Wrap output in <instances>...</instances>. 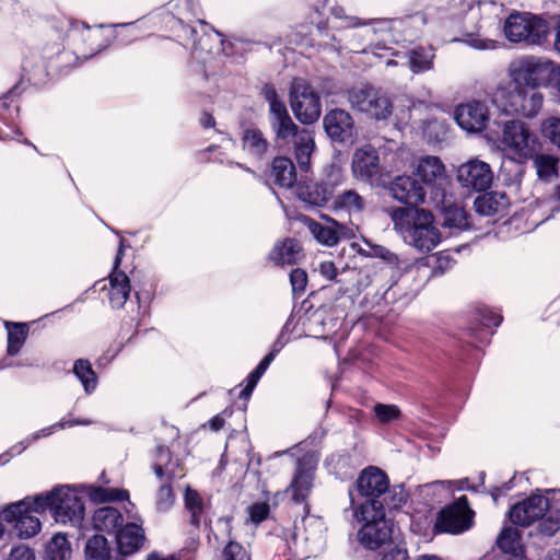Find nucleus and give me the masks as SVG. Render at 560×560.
I'll list each match as a JSON object with an SVG mask.
<instances>
[{
  "label": "nucleus",
  "mask_w": 560,
  "mask_h": 560,
  "mask_svg": "<svg viewBox=\"0 0 560 560\" xmlns=\"http://www.w3.org/2000/svg\"><path fill=\"white\" fill-rule=\"evenodd\" d=\"M434 265L432 266V273L434 276L443 275L452 269L455 265V259L448 252H440L434 257Z\"/></svg>",
  "instance_id": "3c124183"
},
{
  "label": "nucleus",
  "mask_w": 560,
  "mask_h": 560,
  "mask_svg": "<svg viewBox=\"0 0 560 560\" xmlns=\"http://www.w3.org/2000/svg\"><path fill=\"white\" fill-rule=\"evenodd\" d=\"M154 472L161 479L166 476L167 481L184 476L180 465L177 462L172 460H170L166 465L156 463L154 465ZM174 501L175 497L171 485L168 482L163 483L156 494V510L159 512H166L173 506Z\"/></svg>",
  "instance_id": "4be33fe9"
},
{
  "label": "nucleus",
  "mask_w": 560,
  "mask_h": 560,
  "mask_svg": "<svg viewBox=\"0 0 560 560\" xmlns=\"http://www.w3.org/2000/svg\"><path fill=\"white\" fill-rule=\"evenodd\" d=\"M73 374L81 382L86 394H91L96 389L97 376L90 361L79 359L73 364Z\"/></svg>",
  "instance_id": "e433bc0d"
},
{
  "label": "nucleus",
  "mask_w": 560,
  "mask_h": 560,
  "mask_svg": "<svg viewBox=\"0 0 560 560\" xmlns=\"http://www.w3.org/2000/svg\"><path fill=\"white\" fill-rule=\"evenodd\" d=\"M424 133L433 140H441L446 133V127L443 121L438 119H432L428 121L427 127L424 129Z\"/></svg>",
  "instance_id": "6e6d98bb"
},
{
  "label": "nucleus",
  "mask_w": 560,
  "mask_h": 560,
  "mask_svg": "<svg viewBox=\"0 0 560 560\" xmlns=\"http://www.w3.org/2000/svg\"><path fill=\"white\" fill-rule=\"evenodd\" d=\"M262 375L259 374L257 371H253L249 373V375L247 376V386H249V388H255V386L257 385L259 378L261 377Z\"/></svg>",
  "instance_id": "338daca9"
},
{
  "label": "nucleus",
  "mask_w": 560,
  "mask_h": 560,
  "mask_svg": "<svg viewBox=\"0 0 560 560\" xmlns=\"http://www.w3.org/2000/svg\"><path fill=\"white\" fill-rule=\"evenodd\" d=\"M84 552L86 560H122L118 551L110 549L107 539L101 535L86 541Z\"/></svg>",
  "instance_id": "473e14b6"
},
{
  "label": "nucleus",
  "mask_w": 560,
  "mask_h": 560,
  "mask_svg": "<svg viewBox=\"0 0 560 560\" xmlns=\"http://www.w3.org/2000/svg\"><path fill=\"white\" fill-rule=\"evenodd\" d=\"M499 198L504 199V196L497 192L485 194L476 198L474 208L476 212L481 215H493L498 213L502 207V202H500Z\"/></svg>",
  "instance_id": "37998d69"
},
{
  "label": "nucleus",
  "mask_w": 560,
  "mask_h": 560,
  "mask_svg": "<svg viewBox=\"0 0 560 560\" xmlns=\"http://www.w3.org/2000/svg\"><path fill=\"white\" fill-rule=\"evenodd\" d=\"M456 178L463 188L486 191L493 183V172L487 162L471 159L458 166Z\"/></svg>",
  "instance_id": "2eb2a0df"
},
{
  "label": "nucleus",
  "mask_w": 560,
  "mask_h": 560,
  "mask_svg": "<svg viewBox=\"0 0 560 560\" xmlns=\"http://www.w3.org/2000/svg\"><path fill=\"white\" fill-rule=\"evenodd\" d=\"M4 560H35L34 551L25 544L14 546Z\"/></svg>",
  "instance_id": "5fc2aeb1"
},
{
  "label": "nucleus",
  "mask_w": 560,
  "mask_h": 560,
  "mask_svg": "<svg viewBox=\"0 0 560 560\" xmlns=\"http://www.w3.org/2000/svg\"><path fill=\"white\" fill-rule=\"evenodd\" d=\"M363 242L370 248V258H380L389 267L396 268L398 270L408 268L409 262L407 260L400 259L399 256L392 252L389 248L383 245L373 244L370 240L366 238H363Z\"/></svg>",
  "instance_id": "c9c22d12"
},
{
  "label": "nucleus",
  "mask_w": 560,
  "mask_h": 560,
  "mask_svg": "<svg viewBox=\"0 0 560 560\" xmlns=\"http://www.w3.org/2000/svg\"><path fill=\"white\" fill-rule=\"evenodd\" d=\"M330 12L336 19L345 20L347 22L345 27L365 25V23L361 22L358 18L346 15L345 9L341 7H334L330 9Z\"/></svg>",
  "instance_id": "bf43d9fd"
},
{
  "label": "nucleus",
  "mask_w": 560,
  "mask_h": 560,
  "mask_svg": "<svg viewBox=\"0 0 560 560\" xmlns=\"http://www.w3.org/2000/svg\"><path fill=\"white\" fill-rule=\"evenodd\" d=\"M435 55L431 48L418 47L409 51V67L413 73H421L433 68Z\"/></svg>",
  "instance_id": "4c0bfd02"
},
{
  "label": "nucleus",
  "mask_w": 560,
  "mask_h": 560,
  "mask_svg": "<svg viewBox=\"0 0 560 560\" xmlns=\"http://www.w3.org/2000/svg\"><path fill=\"white\" fill-rule=\"evenodd\" d=\"M71 556L70 544L65 535L56 534L46 545L47 560H67Z\"/></svg>",
  "instance_id": "ea45409f"
},
{
  "label": "nucleus",
  "mask_w": 560,
  "mask_h": 560,
  "mask_svg": "<svg viewBox=\"0 0 560 560\" xmlns=\"http://www.w3.org/2000/svg\"><path fill=\"white\" fill-rule=\"evenodd\" d=\"M353 517L361 524L358 541L369 550H377L388 542L393 535V522L386 517L385 509L375 503L355 504L351 497Z\"/></svg>",
  "instance_id": "20e7f679"
},
{
  "label": "nucleus",
  "mask_w": 560,
  "mask_h": 560,
  "mask_svg": "<svg viewBox=\"0 0 560 560\" xmlns=\"http://www.w3.org/2000/svg\"><path fill=\"white\" fill-rule=\"evenodd\" d=\"M456 482L450 480H436L425 483L421 487V491L425 494L438 495V499H444L453 492V487Z\"/></svg>",
  "instance_id": "de8ad7c7"
},
{
  "label": "nucleus",
  "mask_w": 560,
  "mask_h": 560,
  "mask_svg": "<svg viewBox=\"0 0 560 560\" xmlns=\"http://www.w3.org/2000/svg\"><path fill=\"white\" fill-rule=\"evenodd\" d=\"M269 104V124L279 145L293 141L295 159L302 170H307L315 148L314 135L307 129H299L291 118L285 104L278 97L277 91L267 85L262 90Z\"/></svg>",
  "instance_id": "f03ea898"
},
{
  "label": "nucleus",
  "mask_w": 560,
  "mask_h": 560,
  "mask_svg": "<svg viewBox=\"0 0 560 560\" xmlns=\"http://www.w3.org/2000/svg\"><path fill=\"white\" fill-rule=\"evenodd\" d=\"M270 177L280 187H292L296 180V172L293 162L288 158H276L272 161Z\"/></svg>",
  "instance_id": "7c9ffc66"
},
{
  "label": "nucleus",
  "mask_w": 560,
  "mask_h": 560,
  "mask_svg": "<svg viewBox=\"0 0 560 560\" xmlns=\"http://www.w3.org/2000/svg\"><path fill=\"white\" fill-rule=\"evenodd\" d=\"M302 258V248L294 238H284L275 244L269 259L278 266L295 265Z\"/></svg>",
  "instance_id": "cd10ccee"
},
{
  "label": "nucleus",
  "mask_w": 560,
  "mask_h": 560,
  "mask_svg": "<svg viewBox=\"0 0 560 560\" xmlns=\"http://www.w3.org/2000/svg\"><path fill=\"white\" fill-rule=\"evenodd\" d=\"M324 128L328 137L340 143H353L358 131L352 116L345 109L329 110L323 119Z\"/></svg>",
  "instance_id": "f3484780"
},
{
  "label": "nucleus",
  "mask_w": 560,
  "mask_h": 560,
  "mask_svg": "<svg viewBox=\"0 0 560 560\" xmlns=\"http://www.w3.org/2000/svg\"><path fill=\"white\" fill-rule=\"evenodd\" d=\"M501 144L513 161L524 163L534 156L539 142L525 122L512 119L503 125Z\"/></svg>",
  "instance_id": "1a4fd4ad"
},
{
  "label": "nucleus",
  "mask_w": 560,
  "mask_h": 560,
  "mask_svg": "<svg viewBox=\"0 0 560 560\" xmlns=\"http://www.w3.org/2000/svg\"><path fill=\"white\" fill-rule=\"evenodd\" d=\"M289 101L300 122L310 125L320 117V96L306 79H293L290 86Z\"/></svg>",
  "instance_id": "9b49d317"
},
{
  "label": "nucleus",
  "mask_w": 560,
  "mask_h": 560,
  "mask_svg": "<svg viewBox=\"0 0 560 560\" xmlns=\"http://www.w3.org/2000/svg\"><path fill=\"white\" fill-rule=\"evenodd\" d=\"M498 547L506 552L515 555L521 548V535L518 529L505 527L497 539Z\"/></svg>",
  "instance_id": "c03bdc74"
},
{
  "label": "nucleus",
  "mask_w": 560,
  "mask_h": 560,
  "mask_svg": "<svg viewBox=\"0 0 560 560\" xmlns=\"http://www.w3.org/2000/svg\"><path fill=\"white\" fill-rule=\"evenodd\" d=\"M505 37L513 43L540 44L548 33L545 21L525 13H513L504 23Z\"/></svg>",
  "instance_id": "f8f14e48"
},
{
  "label": "nucleus",
  "mask_w": 560,
  "mask_h": 560,
  "mask_svg": "<svg viewBox=\"0 0 560 560\" xmlns=\"http://www.w3.org/2000/svg\"><path fill=\"white\" fill-rule=\"evenodd\" d=\"M395 232L405 244L428 253L441 242L442 235L430 211L418 207H395L388 210Z\"/></svg>",
  "instance_id": "7ed1b4c3"
},
{
  "label": "nucleus",
  "mask_w": 560,
  "mask_h": 560,
  "mask_svg": "<svg viewBox=\"0 0 560 560\" xmlns=\"http://www.w3.org/2000/svg\"><path fill=\"white\" fill-rule=\"evenodd\" d=\"M474 514L467 497L462 495L439 512L434 528L438 533L462 534L472 526Z\"/></svg>",
  "instance_id": "ddd939ff"
},
{
  "label": "nucleus",
  "mask_w": 560,
  "mask_h": 560,
  "mask_svg": "<svg viewBox=\"0 0 560 560\" xmlns=\"http://www.w3.org/2000/svg\"><path fill=\"white\" fill-rule=\"evenodd\" d=\"M249 521L259 524L265 521L270 512L269 504L266 502H257L248 506L247 509Z\"/></svg>",
  "instance_id": "864d4df0"
},
{
  "label": "nucleus",
  "mask_w": 560,
  "mask_h": 560,
  "mask_svg": "<svg viewBox=\"0 0 560 560\" xmlns=\"http://www.w3.org/2000/svg\"><path fill=\"white\" fill-rule=\"evenodd\" d=\"M279 353V349H271V351L259 362L255 371H257L259 374L264 375V373L267 371L270 363L275 360L276 355Z\"/></svg>",
  "instance_id": "0e129e2a"
},
{
  "label": "nucleus",
  "mask_w": 560,
  "mask_h": 560,
  "mask_svg": "<svg viewBox=\"0 0 560 560\" xmlns=\"http://www.w3.org/2000/svg\"><path fill=\"white\" fill-rule=\"evenodd\" d=\"M540 131L545 139L560 149V117L549 116L542 119Z\"/></svg>",
  "instance_id": "49530a36"
},
{
  "label": "nucleus",
  "mask_w": 560,
  "mask_h": 560,
  "mask_svg": "<svg viewBox=\"0 0 560 560\" xmlns=\"http://www.w3.org/2000/svg\"><path fill=\"white\" fill-rule=\"evenodd\" d=\"M346 182V175L340 166L336 164H331L325 171V177L323 179V184L325 186L330 187L331 194L334 195V190L336 187L342 185Z\"/></svg>",
  "instance_id": "09e8293b"
},
{
  "label": "nucleus",
  "mask_w": 560,
  "mask_h": 560,
  "mask_svg": "<svg viewBox=\"0 0 560 560\" xmlns=\"http://www.w3.org/2000/svg\"><path fill=\"white\" fill-rule=\"evenodd\" d=\"M305 224L314 238L329 247L335 246L342 238L349 240L354 237L358 231V226H347L334 219L327 220L326 223L306 219Z\"/></svg>",
  "instance_id": "6ab92c4d"
},
{
  "label": "nucleus",
  "mask_w": 560,
  "mask_h": 560,
  "mask_svg": "<svg viewBox=\"0 0 560 560\" xmlns=\"http://www.w3.org/2000/svg\"><path fill=\"white\" fill-rule=\"evenodd\" d=\"M374 412L382 423L392 422L400 417V409L396 405L376 404Z\"/></svg>",
  "instance_id": "8fccbe9b"
},
{
  "label": "nucleus",
  "mask_w": 560,
  "mask_h": 560,
  "mask_svg": "<svg viewBox=\"0 0 560 560\" xmlns=\"http://www.w3.org/2000/svg\"><path fill=\"white\" fill-rule=\"evenodd\" d=\"M366 207L365 199L354 189H345L331 198V209L337 214L357 218Z\"/></svg>",
  "instance_id": "b1692460"
},
{
  "label": "nucleus",
  "mask_w": 560,
  "mask_h": 560,
  "mask_svg": "<svg viewBox=\"0 0 560 560\" xmlns=\"http://www.w3.org/2000/svg\"><path fill=\"white\" fill-rule=\"evenodd\" d=\"M451 9L457 13H466L464 20V38L462 42L479 50L494 49L497 42L482 36L500 32L503 5L492 0H480L476 4L472 0H452Z\"/></svg>",
  "instance_id": "f257e3e1"
},
{
  "label": "nucleus",
  "mask_w": 560,
  "mask_h": 560,
  "mask_svg": "<svg viewBox=\"0 0 560 560\" xmlns=\"http://www.w3.org/2000/svg\"><path fill=\"white\" fill-rule=\"evenodd\" d=\"M89 497L94 502L103 503L122 501L128 498V492L126 490L115 488L91 487L89 490Z\"/></svg>",
  "instance_id": "a18cd8bd"
},
{
  "label": "nucleus",
  "mask_w": 560,
  "mask_h": 560,
  "mask_svg": "<svg viewBox=\"0 0 560 560\" xmlns=\"http://www.w3.org/2000/svg\"><path fill=\"white\" fill-rule=\"evenodd\" d=\"M455 119L460 128L468 132H480L489 121L488 106L478 101L457 106Z\"/></svg>",
  "instance_id": "aec40b11"
},
{
  "label": "nucleus",
  "mask_w": 560,
  "mask_h": 560,
  "mask_svg": "<svg viewBox=\"0 0 560 560\" xmlns=\"http://www.w3.org/2000/svg\"><path fill=\"white\" fill-rule=\"evenodd\" d=\"M319 273L327 280H334L337 276V269L331 261H323L318 266Z\"/></svg>",
  "instance_id": "e2e57ef3"
},
{
  "label": "nucleus",
  "mask_w": 560,
  "mask_h": 560,
  "mask_svg": "<svg viewBox=\"0 0 560 560\" xmlns=\"http://www.w3.org/2000/svg\"><path fill=\"white\" fill-rule=\"evenodd\" d=\"M223 560H250L244 547L236 542L230 541L223 549Z\"/></svg>",
  "instance_id": "603ef678"
},
{
  "label": "nucleus",
  "mask_w": 560,
  "mask_h": 560,
  "mask_svg": "<svg viewBox=\"0 0 560 560\" xmlns=\"http://www.w3.org/2000/svg\"><path fill=\"white\" fill-rule=\"evenodd\" d=\"M299 199L315 207L326 205L332 198L331 189L323 183H308L296 187Z\"/></svg>",
  "instance_id": "c85d7f7f"
},
{
  "label": "nucleus",
  "mask_w": 560,
  "mask_h": 560,
  "mask_svg": "<svg viewBox=\"0 0 560 560\" xmlns=\"http://www.w3.org/2000/svg\"><path fill=\"white\" fill-rule=\"evenodd\" d=\"M33 504L37 513L49 510L57 523L79 525L84 517L82 498L69 487L40 493L33 498Z\"/></svg>",
  "instance_id": "39448f33"
},
{
  "label": "nucleus",
  "mask_w": 560,
  "mask_h": 560,
  "mask_svg": "<svg viewBox=\"0 0 560 560\" xmlns=\"http://www.w3.org/2000/svg\"><path fill=\"white\" fill-rule=\"evenodd\" d=\"M243 149L250 155L261 158L268 149L264 133L256 128L246 129L242 137Z\"/></svg>",
  "instance_id": "f704fd0d"
},
{
  "label": "nucleus",
  "mask_w": 560,
  "mask_h": 560,
  "mask_svg": "<svg viewBox=\"0 0 560 560\" xmlns=\"http://www.w3.org/2000/svg\"><path fill=\"white\" fill-rule=\"evenodd\" d=\"M357 490L366 500L364 503H375L384 509H397L406 500L401 489L389 487L386 474L377 467L370 466L363 469L357 479Z\"/></svg>",
  "instance_id": "0eeeda50"
},
{
  "label": "nucleus",
  "mask_w": 560,
  "mask_h": 560,
  "mask_svg": "<svg viewBox=\"0 0 560 560\" xmlns=\"http://www.w3.org/2000/svg\"><path fill=\"white\" fill-rule=\"evenodd\" d=\"M553 71V63L540 58L524 56L514 59L508 67L509 81L499 85L534 86L546 85Z\"/></svg>",
  "instance_id": "6e6552de"
},
{
  "label": "nucleus",
  "mask_w": 560,
  "mask_h": 560,
  "mask_svg": "<svg viewBox=\"0 0 560 560\" xmlns=\"http://www.w3.org/2000/svg\"><path fill=\"white\" fill-rule=\"evenodd\" d=\"M121 513L112 506H104L95 511L93 525L95 529L106 533H116L122 526Z\"/></svg>",
  "instance_id": "2f4dec72"
},
{
  "label": "nucleus",
  "mask_w": 560,
  "mask_h": 560,
  "mask_svg": "<svg viewBox=\"0 0 560 560\" xmlns=\"http://www.w3.org/2000/svg\"><path fill=\"white\" fill-rule=\"evenodd\" d=\"M116 540L121 558L131 555L138 551L144 542L143 529L135 523L127 524L116 532Z\"/></svg>",
  "instance_id": "bb28decb"
},
{
  "label": "nucleus",
  "mask_w": 560,
  "mask_h": 560,
  "mask_svg": "<svg viewBox=\"0 0 560 560\" xmlns=\"http://www.w3.org/2000/svg\"><path fill=\"white\" fill-rule=\"evenodd\" d=\"M347 98L352 108L376 120H386L393 113V104L387 94L370 84L351 88Z\"/></svg>",
  "instance_id": "9d476101"
},
{
  "label": "nucleus",
  "mask_w": 560,
  "mask_h": 560,
  "mask_svg": "<svg viewBox=\"0 0 560 560\" xmlns=\"http://www.w3.org/2000/svg\"><path fill=\"white\" fill-rule=\"evenodd\" d=\"M33 498H25L19 502L8 505L1 513V518L8 523L14 524L16 534L21 538L35 536L42 528V523L37 516L33 515Z\"/></svg>",
  "instance_id": "4468645a"
},
{
  "label": "nucleus",
  "mask_w": 560,
  "mask_h": 560,
  "mask_svg": "<svg viewBox=\"0 0 560 560\" xmlns=\"http://www.w3.org/2000/svg\"><path fill=\"white\" fill-rule=\"evenodd\" d=\"M209 425H210V429L212 431H219L223 428L224 425V419L221 417V416H214L210 421H209Z\"/></svg>",
  "instance_id": "69168bd1"
},
{
  "label": "nucleus",
  "mask_w": 560,
  "mask_h": 560,
  "mask_svg": "<svg viewBox=\"0 0 560 560\" xmlns=\"http://www.w3.org/2000/svg\"><path fill=\"white\" fill-rule=\"evenodd\" d=\"M502 322V316L493 311L485 310L481 316V324L487 327H498Z\"/></svg>",
  "instance_id": "052dcab7"
},
{
  "label": "nucleus",
  "mask_w": 560,
  "mask_h": 560,
  "mask_svg": "<svg viewBox=\"0 0 560 560\" xmlns=\"http://www.w3.org/2000/svg\"><path fill=\"white\" fill-rule=\"evenodd\" d=\"M558 163L559 160L551 154L536 155L534 166L539 179L551 182L553 178L558 177Z\"/></svg>",
  "instance_id": "58836bf2"
},
{
  "label": "nucleus",
  "mask_w": 560,
  "mask_h": 560,
  "mask_svg": "<svg viewBox=\"0 0 560 560\" xmlns=\"http://www.w3.org/2000/svg\"><path fill=\"white\" fill-rule=\"evenodd\" d=\"M394 199L401 203L417 207L424 201L425 191L423 186L411 176H397L388 187Z\"/></svg>",
  "instance_id": "5701e85b"
},
{
  "label": "nucleus",
  "mask_w": 560,
  "mask_h": 560,
  "mask_svg": "<svg viewBox=\"0 0 560 560\" xmlns=\"http://www.w3.org/2000/svg\"><path fill=\"white\" fill-rule=\"evenodd\" d=\"M394 23V21H387V20H377L373 22L372 27H365L363 28L358 35L363 38L371 39V36L373 34H376L377 32H384L390 28V25Z\"/></svg>",
  "instance_id": "13d9d810"
},
{
  "label": "nucleus",
  "mask_w": 560,
  "mask_h": 560,
  "mask_svg": "<svg viewBox=\"0 0 560 560\" xmlns=\"http://www.w3.org/2000/svg\"><path fill=\"white\" fill-rule=\"evenodd\" d=\"M351 246L360 256L365 257V258H370L371 254H370V248L369 247L364 248V247H362L358 243H353Z\"/></svg>",
  "instance_id": "774afa93"
},
{
  "label": "nucleus",
  "mask_w": 560,
  "mask_h": 560,
  "mask_svg": "<svg viewBox=\"0 0 560 560\" xmlns=\"http://www.w3.org/2000/svg\"><path fill=\"white\" fill-rule=\"evenodd\" d=\"M4 326L8 330L7 352L9 355H16L27 338L28 326L25 323L12 322H4Z\"/></svg>",
  "instance_id": "72a5a7b5"
},
{
  "label": "nucleus",
  "mask_w": 560,
  "mask_h": 560,
  "mask_svg": "<svg viewBox=\"0 0 560 560\" xmlns=\"http://www.w3.org/2000/svg\"><path fill=\"white\" fill-rule=\"evenodd\" d=\"M353 178L363 183H373L381 175L380 156L375 148L365 144L358 148L351 159Z\"/></svg>",
  "instance_id": "a211bd4d"
},
{
  "label": "nucleus",
  "mask_w": 560,
  "mask_h": 560,
  "mask_svg": "<svg viewBox=\"0 0 560 560\" xmlns=\"http://www.w3.org/2000/svg\"><path fill=\"white\" fill-rule=\"evenodd\" d=\"M185 508L190 513V523L199 526L201 515L205 511V502L201 495L190 487H187L184 493Z\"/></svg>",
  "instance_id": "a19ab883"
},
{
  "label": "nucleus",
  "mask_w": 560,
  "mask_h": 560,
  "mask_svg": "<svg viewBox=\"0 0 560 560\" xmlns=\"http://www.w3.org/2000/svg\"><path fill=\"white\" fill-rule=\"evenodd\" d=\"M381 560H409V557L405 548L396 546L385 552Z\"/></svg>",
  "instance_id": "680f3d73"
},
{
  "label": "nucleus",
  "mask_w": 560,
  "mask_h": 560,
  "mask_svg": "<svg viewBox=\"0 0 560 560\" xmlns=\"http://www.w3.org/2000/svg\"><path fill=\"white\" fill-rule=\"evenodd\" d=\"M124 252L122 242H120L119 249L114 260L113 271L108 276L109 288L107 292L108 301L112 307L120 308L127 302L130 294L129 278L124 271L118 270L121 264V256Z\"/></svg>",
  "instance_id": "412c9836"
},
{
  "label": "nucleus",
  "mask_w": 560,
  "mask_h": 560,
  "mask_svg": "<svg viewBox=\"0 0 560 560\" xmlns=\"http://www.w3.org/2000/svg\"><path fill=\"white\" fill-rule=\"evenodd\" d=\"M493 103L508 115L530 119L541 110L544 94L534 86L498 85Z\"/></svg>",
  "instance_id": "423d86ee"
},
{
  "label": "nucleus",
  "mask_w": 560,
  "mask_h": 560,
  "mask_svg": "<svg viewBox=\"0 0 560 560\" xmlns=\"http://www.w3.org/2000/svg\"><path fill=\"white\" fill-rule=\"evenodd\" d=\"M290 282L293 292L304 291L307 283V275L303 269L295 268L290 273Z\"/></svg>",
  "instance_id": "4d7b16f0"
},
{
  "label": "nucleus",
  "mask_w": 560,
  "mask_h": 560,
  "mask_svg": "<svg viewBox=\"0 0 560 560\" xmlns=\"http://www.w3.org/2000/svg\"><path fill=\"white\" fill-rule=\"evenodd\" d=\"M416 172L425 184H436L445 178V166L438 156L421 158Z\"/></svg>",
  "instance_id": "c756f323"
},
{
  "label": "nucleus",
  "mask_w": 560,
  "mask_h": 560,
  "mask_svg": "<svg viewBox=\"0 0 560 560\" xmlns=\"http://www.w3.org/2000/svg\"><path fill=\"white\" fill-rule=\"evenodd\" d=\"M92 421L90 420H61L50 427L44 428L40 431L34 433L31 438H27L25 441H22L19 444L13 445L10 452L1 454L0 464L8 463L12 458L13 454H21L28 447V445L32 442L38 440L39 438L48 436L56 430H62L74 425H90Z\"/></svg>",
  "instance_id": "a878e982"
},
{
  "label": "nucleus",
  "mask_w": 560,
  "mask_h": 560,
  "mask_svg": "<svg viewBox=\"0 0 560 560\" xmlns=\"http://www.w3.org/2000/svg\"><path fill=\"white\" fill-rule=\"evenodd\" d=\"M221 40L217 35L202 34L194 44L192 55L201 61L207 60L208 55H212L220 49Z\"/></svg>",
  "instance_id": "79ce46f5"
},
{
  "label": "nucleus",
  "mask_w": 560,
  "mask_h": 560,
  "mask_svg": "<svg viewBox=\"0 0 560 560\" xmlns=\"http://www.w3.org/2000/svg\"><path fill=\"white\" fill-rule=\"evenodd\" d=\"M550 508L549 498L542 493H533L527 499L514 504L510 510L511 521L520 526H529L542 520Z\"/></svg>",
  "instance_id": "dca6fc26"
},
{
  "label": "nucleus",
  "mask_w": 560,
  "mask_h": 560,
  "mask_svg": "<svg viewBox=\"0 0 560 560\" xmlns=\"http://www.w3.org/2000/svg\"><path fill=\"white\" fill-rule=\"evenodd\" d=\"M315 468L310 465L305 458L298 462L296 470L293 475L289 491L295 502H303L313 488Z\"/></svg>",
  "instance_id": "393cba45"
}]
</instances>
